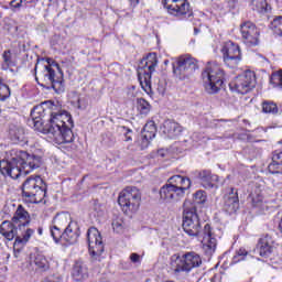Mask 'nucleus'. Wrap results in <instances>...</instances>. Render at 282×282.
<instances>
[{
    "instance_id": "obj_32",
    "label": "nucleus",
    "mask_w": 282,
    "mask_h": 282,
    "mask_svg": "<svg viewBox=\"0 0 282 282\" xmlns=\"http://www.w3.org/2000/svg\"><path fill=\"white\" fill-rule=\"evenodd\" d=\"M137 109L140 111L141 116H148L151 111V104L143 98L137 100Z\"/></svg>"
},
{
    "instance_id": "obj_39",
    "label": "nucleus",
    "mask_w": 282,
    "mask_h": 282,
    "mask_svg": "<svg viewBox=\"0 0 282 282\" xmlns=\"http://www.w3.org/2000/svg\"><path fill=\"white\" fill-rule=\"evenodd\" d=\"M151 138H147L145 134H141V140H139L137 142V144L140 147L141 151H143V149H147L149 147V144L151 143Z\"/></svg>"
},
{
    "instance_id": "obj_38",
    "label": "nucleus",
    "mask_w": 282,
    "mask_h": 282,
    "mask_svg": "<svg viewBox=\"0 0 282 282\" xmlns=\"http://www.w3.org/2000/svg\"><path fill=\"white\" fill-rule=\"evenodd\" d=\"M268 169H269V173H271L272 175L282 173V164L274 160H272V162L269 164Z\"/></svg>"
},
{
    "instance_id": "obj_14",
    "label": "nucleus",
    "mask_w": 282,
    "mask_h": 282,
    "mask_svg": "<svg viewBox=\"0 0 282 282\" xmlns=\"http://www.w3.org/2000/svg\"><path fill=\"white\" fill-rule=\"evenodd\" d=\"M88 250L95 261L100 260V254L105 252V245H102V237L98 229L91 227L87 231Z\"/></svg>"
},
{
    "instance_id": "obj_40",
    "label": "nucleus",
    "mask_w": 282,
    "mask_h": 282,
    "mask_svg": "<svg viewBox=\"0 0 282 282\" xmlns=\"http://www.w3.org/2000/svg\"><path fill=\"white\" fill-rule=\"evenodd\" d=\"M194 202L196 204H204L206 202V193L204 191H197L194 194Z\"/></svg>"
},
{
    "instance_id": "obj_10",
    "label": "nucleus",
    "mask_w": 282,
    "mask_h": 282,
    "mask_svg": "<svg viewBox=\"0 0 282 282\" xmlns=\"http://www.w3.org/2000/svg\"><path fill=\"white\" fill-rule=\"evenodd\" d=\"M141 200L142 194L137 187L124 188L118 197L119 206H121L123 213H135L140 208Z\"/></svg>"
},
{
    "instance_id": "obj_25",
    "label": "nucleus",
    "mask_w": 282,
    "mask_h": 282,
    "mask_svg": "<svg viewBox=\"0 0 282 282\" xmlns=\"http://www.w3.org/2000/svg\"><path fill=\"white\" fill-rule=\"evenodd\" d=\"M198 177L207 188H215L217 186L215 184L219 182V176L210 173L208 170L199 172Z\"/></svg>"
},
{
    "instance_id": "obj_51",
    "label": "nucleus",
    "mask_w": 282,
    "mask_h": 282,
    "mask_svg": "<svg viewBox=\"0 0 282 282\" xmlns=\"http://www.w3.org/2000/svg\"><path fill=\"white\" fill-rule=\"evenodd\" d=\"M77 107H78V109H83V105H80V99H78V101H77Z\"/></svg>"
},
{
    "instance_id": "obj_2",
    "label": "nucleus",
    "mask_w": 282,
    "mask_h": 282,
    "mask_svg": "<svg viewBox=\"0 0 282 282\" xmlns=\"http://www.w3.org/2000/svg\"><path fill=\"white\" fill-rule=\"evenodd\" d=\"M41 164H43L41 156L20 151L17 158L11 159L10 161H0V173L4 175V177L19 180L21 175L32 173V171L39 169Z\"/></svg>"
},
{
    "instance_id": "obj_8",
    "label": "nucleus",
    "mask_w": 282,
    "mask_h": 282,
    "mask_svg": "<svg viewBox=\"0 0 282 282\" xmlns=\"http://www.w3.org/2000/svg\"><path fill=\"white\" fill-rule=\"evenodd\" d=\"M182 226L184 232L189 237H199V232H202V223L199 221V215H197V207L188 200L184 203Z\"/></svg>"
},
{
    "instance_id": "obj_21",
    "label": "nucleus",
    "mask_w": 282,
    "mask_h": 282,
    "mask_svg": "<svg viewBox=\"0 0 282 282\" xmlns=\"http://www.w3.org/2000/svg\"><path fill=\"white\" fill-rule=\"evenodd\" d=\"M63 230L64 231H61V241H66V243L70 245L78 241V238L80 237V227L78 226V223L73 220Z\"/></svg>"
},
{
    "instance_id": "obj_3",
    "label": "nucleus",
    "mask_w": 282,
    "mask_h": 282,
    "mask_svg": "<svg viewBox=\"0 0 282 282\" xmlns=\"http://www.w3.org/2000/svg\"><path fill=\"white\" fill-rule=\"evenodd\" d=\"M35 80L48 85L57 94L63 89V70L57 63L44 66L35 65Z\"/></svg>"
},
{
    "instance_id": "obj_35",
    "label": "nucleus",
    "mask_w": 282,
    "mask_h": 282,
    "mask_svg": "<svg viewBox=\"0 0 282 282\" xmlns=\"http://www.w3.org/2000/svg\"><path fill=\"white\" fill-rule=\"evenodd\" d=\"M270 83L273 87H281L282 89V69L272 73Z\"/></svg>"
},
{
    "instance_id": "obj_17",
    "label": "nucleus",
    "mask_w": 282,
    "mask_h": 282,
    "mask_svg": "<svg viewBox=\"0 0 282 282\" xmlns=\"http://www.w3.org/2000/svg\"><path fill=\"white\" fill-rule=\"evenodd\" d=\"M72 220V215L69 213L57 214L53 219V227L51 228V236L54 241L58 243L61 241V232L69 226Z\"/></svg>"
},
{
    "instance_id": "obj_50",
    "label": "nucleus",
    "mask_w": 282,
    "mask_h": 282,
    "mask_svg": "<svg viewBox=\"0 0 282 282\" xmlns=\"http://www.w3.org/2000/svg\"><path fill=\"white\" fill-rule=\"evenodd\" d=\"M158 155H160V158H164V150H159Z\"/></svg>"
},
{
    "instance_id": "obj_52",
    "label": "nucleus",
    "mask_w": 282,
    "mask_h": 282,
    "mask_svg": "<svg viewBox=\"0 0 282 282\" xmlns=\"http://www.w3.org/2000/svg\"><path fill=\"white\" fill-rule=\"evenodd\" d=\"M130 1H131V3H133L134 6L138 4V3H140V0H130Z\"/></svg>"
},
{
    "instance_id": "obj_44",
    "label": "nucleus",
    "mask_w": 282,
    "mask_h": 282,
    "mask_svg": "<svg viewBox=\"0 0 282 282\" xmlns=\"http://www.w3.org/2000/svg\"><path fill=\"white\" fill-rule=\"evenodd\" d=\"M272 160L273 162H278L279 164H282V152L281 151L273 152Z\"/></svg>"
},
{
    "instance_id": "obj_26",
    "label": "nucleus",
    "mask_w": 282,
    "mask_h": 282,
    "mask_svg": "<svg viewBox=\"0 0 282 282\" xmlns=\"http://www.w3.org/2000/svg\"><path fill=\"white\" fill-rule=\"evenodd\" d=\"M0 234L2 237L8 239V241H12L14 237H17V226L12 221L4 220L0 226Z\"/></svg>"
},
{
    "instance_id": "obj_48",
    "label": "nucleus",
    "mask_w": 282,
    "mask_h": 282,
    "mask_svg": "<svg viewBox=\"0 0 282 282\" xmlns=\"http://www.w3.org/2000/svg\"><path fill=\"white\" fill-rule=\"evenodd\" d=\"M130 133H131V130L128 129L127 132H126V134H124V138H126L124 141H126V142H130V140H132Z\"/></svg>"
},
{
    "instance_id": "obj_28",
    "label": "nucleus",
    "mask_w": 282,
    "mask_h": 282,
    "mask_svg": "<svg viewBox=\"0 0 282 282\" xmlns=\"http://www.w3.org/2000/svg\"><path fill=\"white\" fill-rule=\"evenodd\" d=\"M9 134L12 140H17L18 142H23L25 138V130L21 126L11 124L9 127Z\"/></svg>"
},
{
    "instance_id": "obj_37",
    "label": "nucleus",
    "mask_w": 282,
    "mask_h": 282,
    "mask_svg": "<svg viewBox=\"0 0 282 282\" xmlns=\"http://www.w3.org/2000/svg\"><path fill=\"white\" fill-rule=\"evenodd\" d=\"M6 98H10V87L0 77V100H6Z\"/></svg>"
},
{
    "instance_id": "obj_13",
    "label": "nucleus",
    "mask_w": 282,
    "mask_h": 282,
    "mask_svg": "<svg viewBox=\"0 0 282 282\" xmlns=\"http://www.w3.org/2000/svg\"><path fill=\"white\" fill-rule=\"evenodd\" d=\"M163 6L169 14L177 19H188L193 14L188 0H163Z\"/></svg>"
},
{
    "instance_id": "obj_5",
    "label": "nucleus",
    "mask_w": 282,
    "mask_h": 282,
    "mask_svg": "<svg viewBox=\"0 0 282 282\" xmlns=\"http://www.w3.org/2000/svg\"><path fill=\"white\" fill-rule=\"evenodd\" d=\"M47 185L41 176H30L22 185L23 197H26L31 204H41L45 199Z\"/></svg>"
},
{
    "instance_id": "obj_42",
    "label": "nucleus",
    "mask_w": 282,
    "mask_h": 282,
    "mask_svg": "<svg viewBox=\"0 0 282 282\" xmlns=\"http://www.w3.org/2000/svg\"><path fill=\"white\" fill-rule=\"evenodd\" d=\"M2 58L7 66L12 65V53H10V51H6L2 55Z\"/></svg>"
},
{
    "instance_id": "obj_9",
    "label": "nucleus",
    "mask_w": 282,
    "mask_h": 282,
    "mask_svg": "<svg viewBox=\"0 0 282 282\" xmlns=\"http://www.w3.org/2000/svg\"><path fill=\"white\" fill-rule=\"evenodd\" d=\"M12 223L23 230L24 232L21 236H18L14 241V248L17 246H25L26 242L30 241L32 235H34V229L25 228V226L30 225V214L23 208V206H19L13 218Z\"/></svg>"
},
{
    "instance_id": "obj_22",
    "label": "nucleus",
    "mask_w": 282,
    "mask_h": 282,
    "mask_svg": "<svg viewBox=\"0 0 282 282\" xmlns=\"http://www.w3.org/2000/svg\"><path fill=\"white\" fill-rule=\"evenodd\" d=\"M161 131L170 140H175L182 135V126L173 120H165L161 127Z\"/></svg>"
},
{
    "instance_id": "obj_4",
    "label": "nucleus",
    "mask_w": 282,
    "mask_h": 282,
    "mask_svg": "<svg viewBox=\"0 0 282 282\" xmlns=\"http://www.w3.org/2000/svg\"><path fill=\"white\" fill-rule=\"evenodd\" d=\"M226 74H224V68L217 63H208L203 73L202 80L207 94H217L224 85Z\"/></svg>"
},
{
    "instance_id": "obj_34",
    "label": "nucleus",
    "mask_w": 282,
    "mask_h": 282,
    "mask_svg": "<svg viewBox=\"0 0 282 282\" xmlns=\"http://www.w3.org/2000/svg\"><path fill=\"white\" fill-rule=\"evenodd\" d=\"M272 32L278 36H282V15L275 17L270 25Z\"/></svg>"
},
{
    "instance_id": "obj_19",
    "label": "nucleus",
    "mask_w": 282,
    "mask_h": 282,
    "mask_svg": "<svg viewBox=\"0 0 282 282\" xmlns=\"http://www.w3.org/2000/svg\"><path fill=\"white\" fill-rule=\"evenodd\" d=\"M225 213L232 215L239 210V194L234 187L229 188L224 196V206Z\"/></svg>"
},
{
    "instance_id": "obj_49",
    "label": "nucleus",
    "mask_w": 282,
    "mask_h": 282,
    "mask_svg": "<svg viewBox=\"0 0 282 282\" xmlns=\"http://www.w3.org/2000/svg\"><path fill=\"white\" fill-rule=\"evenodd\" d=\"M246 254H248V251H246V249L240 248V249L238 250V257H246Z\"/></svg>"
},
{
    "instance_id": "obj_53",
    "label": "nucleus",
    "mask_w": 282,
    "mask_h": 282,
    "mask_svg": "<svg viewBox=\"0 0 282 282\" xmlns=\"http://www.w3.org/2000/svg\"><path fill=\"white\" fill-rule=\"evenodd\" d=\"M159 89V91L162 94V93H164V88H158Z\"/></svg>"
},
{
    "instance_id": "obj_1",
    "label": "nucleus",
    "mask_w": 282,
    "mask_h": 282,
    "mask_svg": "<svg viewBox=\"0 0 282 282\" xmlns=\"http://www.w3.org/2000/svg\"><path fill=\"white\" fill-rule=\"evenodd\" d=\"M30 121L36 131H43L55 141V144H69L74 142V121L72 115L65 110H59L57 105H52L45 110L43 105L35 106L31 111Z\"/></svg>"
},
{
    "instance_id": "obj_47",
    "label": "nucleus",
    "mask_w": 282,
    "mask_h": 282,
    "mask_svg": "<svg viewBox=\"0 0 282 282\" xmlns=\"http://www.w3.org/2000/svg\"><path fill=\"white\" fill-rule=\"evenodd\" d=\"M42 282H63V280H61V278L55 276V275H51L47 276L46 279H44V281Z\"/></svg>"
},
{
    "instance_id": "obj_41",
    "label": "nucleus",
    "mask_w": 282,
    "mask_h": 282,
    "mask_svg": "<svg viewBox=\"0 0 282 282\" xmlns=\"http://www.w3.org/2000/svg\"><path fill=\"white\" fill-rule=\"evenodd\" d=\"M252 204L261 208V206H263V196L261 194H258L257 197L252 196Z\"/></svg>"
},
{
    "instance_id": "obj_31",
    "label": "nucleus",
    "mask_w": 282,
    "mask_h": 282,
    "mask_svg": "<svg viewBox=\"0 0 282 282\" xmlns=\"http://www.w3.org/2000/svg\"><path fill=\"white\" fill-rule=\"evenodd\" d=\"M155 133H158V127H155V121H148L143 128L142 134L145 138H155Z\"/></svg>"
},
{
    "instance_id": "obj_46",
    "label": "nucleus",
    "mask_w": 282,
    "mask_h": 282,
    "mask_svg": "<svg viewBox=\"0 0 282 282\" xmlns=\"http://www.w3.org/2000/svg\"><path fill=\"white\" fill-rule=\"evenodd\" d=\"M93 209L95 210V213H97V215H100V213H102V205L98 202H95Z\"/></svg>"
},
{
    "instance_id": "obj_23",
    "label": "nucleus",
    "mask_w": 282,
    "mask_h": 282,
    "mask_svg": "<svg viewBox=\"0 0 282 282\" xmlns=\"http://www.w3.org/2000/svg\"><path fill=\"white\" fill-rule=\"evenodd\" d=\"M72 276L75 281H87L89 271L83 260H77L73 267Z\"/></svg>"
},
{
    "instance_id": "obj_33",
    "label": "nucleus",
    "mask_w": 282,
    "mask_h": 282,
    "mask_svg": "<svg viewBox=\"0 0 282 282\" xmlns=\"http://www.w3.org/2000/svg\"><path fill=\"white\" fill-rule=\"evenodd\" d=\"M262 111L263 113H272L273 116H276V113H279V106H276L274 101H263Z\"/></svg>"
},
{
    "instance_id": "obj_15",
    "label": "nucleus",
    "mask_w": 282,
    "mask_h": 282,
    "mask_svg": "<svg viewBox=\"0 0 282 282\" xmlns=\"http://www.w3.org/2000/svg\"><path fill=\"white\" fill-rule=\"evenodd\" d=\"M221 54L228 67H237L241 61V48H239V44L232 41H228L223 45Z\"/></svg>"
},
{
    "instance_id": "obj_43",
    "label": "nucleus",
    "mask_w": 282,
    "mask_h": 282,
    "mask_svg": "<svg viewBox=\"0 0 282 282\" xmlns=\"http://www.w3.org/2000/svg\"><path fill=\"white\" fill-rule=\"evenodd\" d=\"M130 261H131V263L140 264V263H142V258L138 253H131L130 254Z\"/></svg>"
},
{
    "instance_id": "obj_36",
    "label": "nucleus",
    "mask_w": 282,
    "mask_h": 282,
    "mask_svg": "<svg viewBox=\"0 0 282 282\" xmlns=\"http://www.w3.org/2000/svg\"><path fill=\"white\" fill-rule=\"evenodd\" d=\"M112 229L118 234L124 230V220H122V217L117 216L112 219Z\"/></svg>"
},
{
    "instance_id": "obj_30",
    "label": "nucleus",
    "mask_w": 282,
    "mask_h": 282,
    "mask_svg": "<svg viewBox=\"0 0 282 282\" xmlns=\"http://www.w3.org/2000/svg\"><path fill=\"white\" fill-rule=\"evenodd\" d=\"M250 8L254 12L263 14V12H268V2L265 0H251Z\"/></svg>"
},
{
    "instance_id": "obj_27",
    "label": "nucleus",
    "mask_w": 282,
    "mask_h": 282,
    "mask_svg": "<svg viewBox=\"0 0 282 282\" xmlns=\"http://www.w3.org/2000/svg\"><path fill=\"white\" fill-rule=\"evenodd\" d=\"M170 182L182 191V197H184V193L191 188V178L182 175H174L170 177Z\"/></svg>"
},
{
    "instance_id": "obj_45",
    "label": "nucleus",
    "mask_w": 282,
    "mask_h": 282,
    "mask_svg": "<svg viewBox=\"0 0 282 282\" xmlns=\"http://www.w3.org/2000/svg\"><path fill=\"white\" fill-rule=\"evenodd\" d=\"M22 3H23V0H12L10 2V6H11L12 10H19V8H21Z\"/></svg>"
},
{
    "instance_id": "obj_16",
    "label": "nucleus",
    "mask_w": 282,
    "mask_h": 282,
    "mask_svg": "<svg viewBox=\"0 0 282 282\" xmlns=\"http://www.w3.org/2000/svg\"><path fill=\"white\" fill-rule=\"evenodd\" d=\"M240 33L242 43L247 47H257L259 45V29L252 22H245L240 24Z\"/></svg>"
},
{
    "instance_id": "obj_11",
    "label": "nucleus",
    "mask_w": 282,
    "mask_h": 282,
    "mask_svg": "<svg viewBox=\"0 0 282 282\" xmlns=\"http://www.w3.org/2000/svg\"><path fill=\"white\" fill-rule=\"evenodd\" d=\"M197 69V59L193 58L191 55L180 56L175 64H173V74L180 80H186L195 74Z\"/></svg>"
},
{
    "instance_id": "obj_6",
    "label": "nucleus",
    "mask_w": 282,
    "mask_h": 282,
    "mask_svg": "<svg viewBox=\"0 0 282 282\" xmlns=\"http://www.w3.org/2000/svg\"><path fill=\"white\" fill-rule=\"evenodd\" d=\"M155 67H158V56H155V53H150L139 64L138 78L145 94L153 93V89L151 88V74L155 72Z\"/></svg>"
},
{
    "instance_id": "obj_12",
    "label": "nucleus",
    "mask_w": 282,
    "mask_h": 282,
    "mask_svg": "<svg viewBox=\"0 0 282 282\" xmlns=\"http://www.w3.org/2000/svg\"><path fill=\"white\" fill-rule=\"evenodd\" d=\"M256 85L257 76L254 75V72L246 70L229 84V89H231V91H237V94H248V91L254 89Z\"/></svg>"
},
{
    "instance_id": "obj_29",
    "label": "nucleus",
    "mask_w": 282,
    "mask_h": 282,
    "mask_svg": "<svg viewBox=\"0 0 282 282\" xmlns=\"http://www.w3.org/2000/svg\"><path fill=\"white\" fill-rule=\"evenodd\" d=\"M34 264L41 272H47V270H50V261H47V258L41 253L35 256Z\"/></svg>"
},
{
    "instance_id": "obj_24",
    "label": "nucleus",
    "mask_w": 282,
    "mask_h": 282,
    "mask_svg": "<svg viewBox=\"0 0 282 282\" xmlns=\"http://www.w3.org/2000/svg\"><path fill=\"white\" fill-rule=\"evenodd\" d=\"M259 252L260 257H270L274 252V241L272 237L265 236L259 241Z\"/></svg>"
},
{
    "instance_id": "obj_7",
    "label": "nucleus",
    "mask_w": 282,
    "mask_h": 282,
    "mask_svg": "<svg viewBox=\"0 0 282 282\" xmlns=\"http://www.w3.org/2000/svg\"><path fill=\"white\" fill-rule=\"evenodd\" d=\"M202 265V257L195 251H189L182 257L174 254L171 257V268L174 274H182V272H191L195 268Z\"/></svg>"
},
{
    "instance_id": "obj_20",
    "label": "nucleus",
    "mask_w": 282,
    "mask_h": 282,
    "mask_svg": "<svg viewBox=\"0 0 282 282\" xmlns=\"http://www.w3.org/2000/svg\"><path fill=\"white\" fill-rule=\"evenodd\" d=\"M202 237L203 250L207 254H213V252L217 250V238H215V235L213 234V229L210 228L209 224H206L204 226Z\"/></svg>"
},
{
    "instance_id": "obj_18",
    "label": "nucleus",
    "mask_w": 282,
    "mask_h": 282,
    "mask_svg": "<svg viewBox=\"0 0 282 282\" xmlns=\"http://www.w3.org/2000/svg\"><path fill=\"white\" fill-rule=\"evenodd\" d=\"M160 197L167 204L180 202V199H182V189L177 188V186L170 182V184H165L161 187Z\"/></svg>"
}]
</instances>
